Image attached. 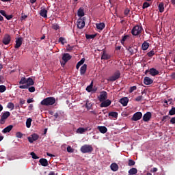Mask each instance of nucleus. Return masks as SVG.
<instances>
[{
  "mask_svg": "<svg viewBox=\"0 0 175 175\" xmlns=\"http://www.w3.org/2000/svg\"><path fill=\"white\" fill-rule=\"evenodd\" d=\"M0 14H1V16H3V17H5V16L7 15L5 10H0Z\"/></svg>",
  "mask_w": 175,
  "mask_h": 175,
  "instance_id": "nucleus-59",
  "label": "nucleus"
},
{
  "mask_svg": "<svg viewBox=\"0 0 175 175\" xmlns=\"http://www.w3.org/2000/svg\"><path fill=\"white\" fill-rule=\"evenodd\" d=\"M129 102V98H128V97H123L120 100V103H121L122 106H128Z\"/></svg>",
  "mask_w": 175,
  "mask_h": 175,
  "instance_id": "nucleus-14",
  "label": "nucleus"
},
{
  "mask_svg": "<svg viewBox=\"0 0 175 175\" xmlns=\"http://www.w3.org/2000/svg\"><path fill=\"white\" fill-rule=\"evenodd\" d=\"M150 3L148 2H144L142 5L143 9H147V8H149Z\"/></svg>",
  "mask_w": 175,
  "mask_h": 175,
  "instance_id": "nucleus-48",
  "label": "nucleus"
},
{
  "mask_svg": "<svg viewBox=\"0 0 175 175\" xmlns=\"http://www.w3.org/2000/svg\"><path fill=\"white\" fill-rule=\"evenodd\" d=\"M98 99L100 102H103L107 100V92L103 91L100 93V96H98Z\"/></svg>",
  "mask_w": 175,
  "mask_h": 175,
  "instance_id": "nucleus-10",
  "label": "nucleus"
},
{
  "mask_svg": "<svg viewBox=\"0 0 175 175\" xmlns=\"http://www.w3.org/2000/svg\"><path fill=\"white\" fill-rule=\"evenodd\" d=\"M94 151L92 145L85 144L81 147V152L83 154H91Z\"/></svg>",
  "mask_w": 175,
  "mask_h": 175,
  "instance_id": "nucleus-2",
  "label": "nucleus"
},
{
  "mask_svg": "<svg viewBox=\"0 0 175 175\" xmlns=\"http://www.w3.org/2000/svg\"><path fill=\"white\" fill-rule=\"evenodd\" d=\"M101 59H110V55H109L107 53H103L101 56Z\"/></svg>",
  "mask_w": 175,
  "mask_h": 175,
  "instance_id": "nucleus-36",
  "label": "nucleus"
},
{
  "mask_svg": "<svg viewBox=\"0 0 175 175\" xmlns=\"http://www.w3.org/2000/svg\"><path fill=\"white\" fill-rule=\"evenodd\" d=\"M30 155L32 157L33 159H39V157L36 155V154L33 152L30 153Z\"/></svg>",
  "mask_w": 175,
  "mask_h": 175,
  "instance_id": "nucleus-44",
  "label": "nucleus"
},
{
  "mask_svg": "<svg viewBox=\"0 0 175 175\" xmlns=\"http://www.w3.org/2000/svg\"><path fill=\"white\" fill-rule=\"evenodd\" d=\"M87 72V64H83L80 68V75L81 76H84Z\"/></svg>",
  "mask_w": 175,
  "mask_h": 175,
  "instance_id": "nucleus-18",
  "label": "nucleus"
},
{
  "mask_svg": "<svg viewBox=\"0 0 175 175\" xmlns=\"http://www.w3.org/2000/svg\"><path fill=\"white\" fill-rule=\"evenodd\" d=\"M53 29H55L57 31V29H59V25L57 23H54L52 25Z\"/></svg>",
  "mask_w": 175,
  "mask_h": 175,
  "instance_id": "nucleus-42",
  "label": "nucleus"
},
{
  "mask_svg": "<svg viewBox=\"0 0 175 175\" xmlns=\"http://www.w3.org/2000/svg\"><path fill=\"white\" fill-rule=\"evenodd\" d=\"M111 105V100H105L104 101H102L100 106V107H109Z\"/></svg>",
  "mask_w": 175,
  "mask_h": 175,
  "instance_id": "nucleus-12",
  "label": "nucleus"
},
{
  "mask_svg": "<svg viewBox=\"0 0 175 175\" xmlns=\"http://www.w3.org/2000/svg\"><path fill=\"white\" fill-rule=\"evenodd\" d=\"M23 44V38H19L16 40V44L14 46L15 49H20Z\"/></svg>",
  "mask_w": 175,
  "mask_h": 175,
  "instance_id": "nucleus-16",
  "label": "nucleus"
},
{
  "mask_svg": "<svg viewBox=\"0 0 175 175\" xmlns=\"http://www.w3.org/2000/svg\"><path fill=\"white\" fill-rule=\"evenodd\" d=\"M128 51H129L131 54H136L137 53V49L130 46L128 49Z\"/></svg>",
  "mask_w": 175,
  "mask_h": 175,
  "instance_id": "nucleus-27",
  "label": "nucleus"
},
{
  "mask_svg": "<svg viewBox=\"0 0 175 175\" xmlns=\"http://www.w3.org/2000/svg\"><path fill=\"white\" fill-rule=\"evenodd\" d=\"M137 88L136 86L131 87L129 89L130 94H132V92H133V91H135V90H137Z\"/></svg>",
  "mask_w": 175,
  "mask_h": 175,
  "instance_id": "nucleus-49",
  "label": "nucleus"
},
{
  "mask_svg": "<svg viewBox=\"0 0 175 175\" xmlns=\"http://www.w3.org/2000/svg\"><path fill=\"white\" fill-rule=\"evenodd\" d=\"M77 25L79 29H83L85 27V21H84V19L79 18L77 21Z\"/></svg>",
  "mask_w": 175,
  "mask_h": 175,
  "instance_id": "nucleus-11",
  "label": "nucleus"
},
{
  "mask_svg": "<svg viewBox=\"0 0 175 175\" xmlns=\"http://www.w3.org/2000/svg\"><path fill=\"white\" fill-rule=\"evenodd\" d=\"M152 83H154V81L152 79H151L150 77H146L144 78V83L146 85H150V84H152Z\"/></svg>",
  "mask_w": 175,
  "mask_h": 175,
  "instance_id": "nucleus-17",
  "label": "nucleus"
},
{
  "mask_svg": "<svg viewBox=\"0 0 175 175\" xmlns=\"http://www.w3.org/2000/svg\"><path fill=\"white\" fill-rule=\"evenodd\" d=\"M149 47L150 43L147 42L146 41H144L142 45V50H144V51H146V50H148Z\"/></svg>",
  "mask_w": 175,
  "mask_h": 175,
  "instance_id": "nucleus-24",
  "label": "nucleus"
},
{
  "mask_svg": "<svg viewBox=\"0 0 175 175\" xmlns=\"http://www.w3.org/2000/svg\"><path fill=\"white\" fill-rule=\"evenodd\" d=\"M84 62H85V58H82V59L77 63V64H79V65L81 66V65H83V64H84Z\"/></svg>",
  "mask_w": 175,
  "mask_h": 175,
  "instance_id": "nucleus-52",
  "label": "nucleus"
},
{
  "mask_svg": "<svg viewBox=\"0 0 175 175\" xmlns=\"http://www.w3.org/2000/svg\"><path fill=\"white\" fill-rule=\"evenodd\" d=\"M10 35L6 34L3 39V44H9V43H10Z\"/></svg>",
  "mask_w": 175,
  "mask_h": 175,
  "instance_id": "nucleus-15",
  "label": "nucleus"
},
{
  "mask_svg": "<svg viewBox=\"0 0 175 175\" xmlns=\"http://www.w3.org/2000/svg\"><path fill=\"white\" fill-rule=\"evenodd\" d=\"M151 117H152L151 112H147L143 116V121H144L145 122H148V121L151 120Z\"/></svg>",
  "mask_w": 175,
  "mask_h": 175,
  "instance_id": "nucleus-13",
  "label": "nucleus"
},
{
  "mask_svg": "<svg viewBox=\"0 0 175 175\" xmlns=\"http://www.w3.org/2000/svg\"><path fill=\"white\" fill-rule=\"evenodd\" d=\"M169 120H170V116H165L162 118V121L163 122H166V121H169Z\"/></svg>",
  "mask_w": 175,
  "mask_h": 175,
  "instance_id": "nucleus-43",
  "label": "nucleus"
},
{
  "mask_svg": "<svg viewBox=\"0 0 175 175\" xmlns=\"http://www.w3.org/2000/svg\"><path fill=\"white\" fill-rule=\"evenodd\" d=\"M96 27L97 29H100V31H103V29H105L106 25L104 23H96Z\"/></svg>",
  "mask_w": 175,
  "mask_h": 175,
  "instance_id": "nucleus-21",
  "label": "nucleus"
},
{
  "mask_svg": "<svg viewBox=\"0 0 175 175\" xmlns=\"http://www.w3.org/2000/svg\"><path fill=\"white\" fill-rule=\"evenodd\" d=\"M33 84H35L33 79H32V78H31V77H29L27 79V84L20 85L19 88H21V90H27V89L29 88V87H31V85H33Z\"/></svg>",
  "mask_w": 175,
  "mask_h": 175,
  "instance_id": "nucleus-4",
  "label": "nucleus"
},
{
  "mask_svg": "<svg viewBox=\"0 0 175 175\" xmlns=\"http://www.w3.org/2000/svg\"><path fill=\"white\" fill-rule=\"evenodd\" d=\"M28 90H29V92H35V87H33V86H31L30 88L29 87Z\"/></svg>",
  "mask_w": 175,
  "mask_h": 175,
  "instance_id": "nucleus-54",
  "label": "nucleus"
},
{
  "mask_svg": "<svg viewBox=\"0 0 175 175\" xmlns=\"http://www.w3.org/2000/svg\"><path fill=\"white\" fill-rule=\"evenodd\" d=\"M94 87V81H92L91 83H90V85H88L87 88H86V91L88 92H91L92 91V88Z\"/></svg>",
  "mask_w": 175,
  "mask_h": 175,
  "instance_id": "nucleus-31",
  "label": "nucleus"
},
{
  "mask_svg": "<svg viewBox=\"0 0 175 175\" xmlns=\"http://www.w3.org/2000/svg\"><path fill=\"white\" fill-rule=\"evenodd\" d=\"M128 38H129V35H124V36H122V38L120 40V43H122V44L124 45V43H125V42H126V40L128 39Z\"/></svg>",
  "mask_w": 175,
  "mask_h": 175,
  "instance_id": "nucleus-35",
  "label": "nucleus"
},
{
  "mask_svg": "<svg viewBox=\"0 0 175 175\" xmlns=\"http://www.w3.org/2000/svg\"><path fill=\"white\" fill-rule=\"evenodd\" d=\"M32 122L31 118H28L26 121V126L27 128H31V123Z\"/></svg>",
  "mask_w": 175,
  "mask_h": 175,
  "instance_id": "nucleus-37",
  "label": "nucleus"
},
{
  "mask_svg": "<svg viewBox=\"0 0 175 175\" xmlns=\"http://www.w3.org/2000/svg\"><path fill=\"white\" fill-rule=\"evenodd\" d=\"M84 132H85V129H84V128L80 127V128L77 129V133L82 134V133H84Z\"/></svg>",
  "mask_w": 175,
  "mask_h": 175,
  "instance_id": "nucleus-39",
  "label": "nucleus"
},
{
  "mask_svg": "<svg viewBox=\"0 0 175 175\" xmlns=\"http://www.w3.org/2000/svg\"><path fill=\"white\" fill-rule=\"evenodd\" d=\"M142 117H143L142 112H136L133 115L131 121H139V120H142Z\"/></svg>",
  "mask_w": 175,
  "mask_h": 175,
  "instance_id": "nucleus-7",
  "label": "nucleus"
},
{
  "mask_svg": "<svg viewBox=\"0 0 175 175\" xmlns=\"http://www.w3.org/2000/svg\"><path fill=\"white\" fill-rule=\"evenodd\" d=\"M142 99H143V96H139L135 98V101L136 102H140V100H142Z\"/></svg>",
  "mask_w": 175,
  "mask_h": 175,
  "instance_id": "nucleus-55",
  "label": "nucleus"
},
{
  "mask_svg": "<svg viewBox=\"0 0 175 175\" xmlns=\"http://www.w3.org/2000/svg\"><path fill=\"white\" fill-rule=\"evenodd\" d=\"M159 10L160 13H163V12L165 11V7H164L163 3L161 2L159 4Z\"/></svg>",
  "mask_w": 175,
  "mask_h": 175,
  "instance_id": "nucleus-29",
  "label": "nucleus"
},
{
  "mask_svg": "<svg viewBox=\"0 0 175 175\" xmlns=\"http://www.w3.org/2000/svg\"><path fill=\"white\" fill-rule=\"evenodd\" d=\"M108 116L109 117H113V118H117L118 117V113L114 111L109 112Z\"/></svg>",
  "mask_w": 175,
  "mask_h": 175,
  "instance_id": "nucleus-28",
  "label": "nucleus"
},
{
  "mask_svg": "<svg viewBox=\"0 0 175 175\" xmlns=\"http://www.w3.org/2000/svg\"><path fill=\"white\" fill-rule=\"evenodd\" d=\"M97 129L99 130V132H100V133H106L107 132V128L105 126H98L97 127Z\"/></svg>",
  "mask_w": 175,
  "mask_h": 175,
  "instance_id": "nucleus-19",
  "label": "nucleus"
},
{
  "mask_svg": "<svg viewBox=\"0 0 175 175\" xmlns=\"http://www.w3.org/2000/svg\"><path fill=\"white\" fill-rule=\"evenodd\" d=\"M27 103H33V98H29V99L27 100Z\"/></svg>",
  "mask_w": 175,
  "mask_h": 175,
  "instance_id": "nucleus-61",
  "label": "nucleus"
},
{
  "mask_svg": "<svg viewBox=\"0 0 175 175\" xmlns=\"http://www.w3.org/2000/svg\"><path fill=\"white\" fill-rule=\"evenodd\" d=\"M8 109H11V110H14V104L13 103H9L7 105Z\"/></svg>",
  "mask_w": 175,
  "mask_h": 175,
  "instance_id": "nucleus-40",
  "label": "nucleus"
},
{
  "mask_svg": "<svg viewBox=\"0 0 175 175\" xmlns=\"http://www.w3.org/2000/svg\"><path fill=\"white\" fill-rule=\"evenodd\" d=\"M170 116H174L175 115V107H172L170 111H169Z\"/></svg>",
  "mask_w": 175,
  "mask_h": 175,
  "instance_id": "nucleus-47",
  "label": "nucleus"
},
{
  "mask_svg": "<svg viewBox=\"0 0 175 175\" xmlns=\"http://www.w3.org/2000/svg\"><path fill=\"white\" fill-rule=\"evenodd\" d=\"M111 170L113 172H117V170H118V165L116 163H112L111 165Z\"/></svg>",
  "mask_w": 175,
  "mask_h": 175,
  "instance_id": "nucleus-26",
  "label": "nucleus"
},
{
  "mask_svg": "<svg viewBox=\"0 0 175 175\" xmlns=\"http://www.w3.org/2000/svg\"><path fill=\"white\" fill-rule=\"evenodd\" d=\"M16 137H18V139H21L23 137V134L21 133V132H17L16 133Z\"/></svg>",
  "mask_w": 175,
  "mask_h": 175,
  "instance_id": "nucleus-51",
  "label": "nucleus"
},
{
  "mask_svg": "<svg viewBox=\"0 0 175 175\" xmlns=\"http://www.w3.org/2000/svg\"><path fill=\"white\" fill-rule=\"evenodd\" d=\"M19 103H20V105H25V100H24L23 98H20L19 99Z\"/></svg>",
  "mask_w": 175,
  "mask_h": 175,
  "instance_id": "nucleus-58",
  "label": "nucleus"
},
{
  "mask_svg": "<svg viewBox=\"0 0 175 175\" xmlns=\"http://www.w3.org/2000/svg\"><path fill=\"white\" fill-rule=\"evenodd\" d=\"M27 79L25 77H22L19 81V84H27Z\"/></svg>",
  "mask_w": 175,
  "mask_h": 175,
  "instance_id": "nucleus-38",
  "label": "nucleus"
},
{
  "mask_svg": "<svg viewBox=\"0 0 175 175\" xmlns=\"http://www.w3.org/2000/svg\"><path fill=\"white\" fill-rule=\"evenodd\" d=\"M171 78L173 79V80H175V72H173V73L171 75Z\"/></svg>",
  "mask_w": 175,
  "mask_h": 175,
  "instance_id": "nucleus-64",
  "label": "nucleus"
},
{
  "mask_svg": "<svg viewBox=\"0 0 175 175\" xmlns=\"http://www.w3.org/2000/svg\"><path fill=\"white\" fill-rule=\"evenodd\" d=\"M129 173L130 175L137 174V169L136 168H131L129 170Z\"/></svg>",
  "mask_w": 175,
  "mask_h": 175,
  "instance_id": "nucleus-33",
  "label": "nucleus"
},
{
  "mask_svg": "<svg viewBox=\"0 0 175 175\" xmlns=\"http://www.w3.org/2000/svg\"><path fill=\"white\" fill-rule=\"evenodd\" d=\"M170 124H175V117L171 118Z\"/></svg>",
  "mask_w": 175,
  "mask_h": 175,
  "instance_id": "nucleus-62",
  "label": "nucleus"
},
{
  "mask_svg": "<svg viewBox=\"0 0 175 175\" xmlns=\"http://www.w3.org/2000/svg\"><path fill=\"white\" fill-rule=\"evenodd\" d=\"M85 38L88 40L95 39V38H96V34H85Z\"/></svg>",
  "mask_w": 175,
  "mask_h": 175,
  "instance_id": "nucleus-34",
  "label": "nucleus"
},
{
  "mask_svg": "<svg viewBox=\"0 0 175 175\" xmlns=\"http://www.w3.org/2000/svg\"><path fill=\"white\" fill-rule=\"evenodd\" d=\"M59 42L62 43V44H64V43H66V40L63 37H60L59 38Z\"/></svg>",
  "mask_w": 175,
  "mask_h": 175,
  "instance_id": "nucleus-41",
  "label": "nucleus"
},
{
  "mask_svg": "<svg viewBox=\"0 0 175 175\" xmlns=\"http://www.w3.org/2000/svg\"><path fill=\"white\" fill-rule=\"evenodd\" d=\"M67 151L68 152H75V150L73 148H72L71 146H68L67 147Z\"/></svg>",
  "mask_w": 175,
  "mask_h": 175,
  "instance_id": "nucleus-53",
  "label": "nucleus"
},
{
  "mask_svg": "<svg viewBox=\"0 0 175 175\" xmlns=\"http://www.w3.org/2000/svg\"><path fill=\"white\" fill-rule=\"evenodd\" d=\"M9 117H10V112L9 111H5L4 112L0 119V124L1 125H3V124H5V122H6V120H8V118H9Z\"/></svg>",
  "mask_w": 175,
  "mask_h": 175,
  "instance_id": "nucleus-5",
  "label": "nucleus"
},
{
  "mask_svg": "<svg viewBox=\"0 0 175 175\" xmlns=\"http://www.w3.org/2000/svg\"><path fill=\"white\" fill-rule=\"evenodd\" d=\"M142 31H143V27L139 25H136L133 27L131 33L133 36H137V35H140Z\"/></svg>",
  "mask_w": 175,
  "mask_h": 175,
  "instance_id": "nucleus-3",
  "label": "nucleus"
},
{
  "mask_svg": "<svg viewBox=\"0 0 175 175\" xmlns=\"http://www.w3.org/2000/svg\"><path fill=\"white\" fill-rule=\"evenodd\" d=\"M13 129V125H9L7 127H5L4 129H3L2 133H9L10 131Z\"/></svg>",
  "mask_w": 175,
  "mask_h": 175,
  "instance_id": "nucleus-23",
  "label": "nucleus"
},
{
  "mask_svg": "<svg viewBox=\"0 0 175 175\" xmlns=\"http://www.w3.org/2000/svg\"><path fill=\"white\" fill-rule=\"evenodd\" d=\"M55 103V97H46L44 98L41 102L40 105L42 106H53Z\"/></svg>",
  "mask_w": 175,
  "mask_h": 175,
  "instance_id": "nucleus-1",
  "label": "nucleus"
},
{
  "mask_svg": "<svg viewBox=\"0 0 175 175\" xmlns=\"http://www.w3.org/2000/svg\"><path fill=\"white\" fill-rule=\"evenodd\" d=\"M77 15L79 16V17H83L84 10L83 8H79L77 12Z\"/></svg>",
  "mask_w": 175,
  "mask_h": 175,
  "instance_id": "nucleus-30",
  "label": "nucleus"
},
{
  "mask_svg": "<svg viewBox=\"0 0 175 175\" xmlns=\"http://www.w3.org/2000/svg\"><path fill=\"white\" fill-rule=\"evenodd\" d=\"M129 166H133L135 165V161L130 159L129 161V163H128Z\"/></svg>",
  "mask_w": 175,
  "mask_h": 175,
  "instance_id": "nucleus-50",
  "label": "nucleus"
},
{
  "mask_svg": "<svg viewBox=\"0 0 175 175\" xmlns=\"http://www.w3.org/2000/svg\"><path fill=\"white\" fill-rule=\"evenodd\" d=\"M70 59H72V56H70L69 53H64L62 56L64 63H62V65H66V62Z\"/></svg>",
  "mask_w": 175,
  "mask_h": 175,
  "instance_id": "nucleus-8",
  "label": "nucleus"
},
{
  "mask_svg": "<svg viewBox=\"0 0 175 175\" xmlns=\"http://www.w3.org/2000/svg\"><path fill=\"white\" fill-rule=\"evenodd\" d=\"M5 18L7 19V20H12V18H13V15H5Z\"/></svg>",
  "mask_w": 175,
  "mask_h": 175,
  "instance_id": "nucleus-57",
  "label": "nucleus"
},
{
  "mask_svg": "<svg viewBox=\"0 0 175 175\" xmlns=\"http://www.w3.org/2000/svg\"><path fill=\"white\" fill-rule=\"evenodd\" d=\"M5 91H6V86H5L3 85H0V92L3 93V92H5Z\"/></svg>",
  "mask_w": 175,
  "mask_h": 175,
  "instance_id": "nucleus-45",
  "label": "nucleus"
},
{
  "mask_svg": "<svg viewBox=\"0 0 175 175\" xmlns=\"http://www.w3.org/2000/svg\"><path fill=\"white\" fill-rule=\"evenodd\" d=\"M40 15L42 17H44V18H46L47 17V10L46 9H42L40 12Z\"/></svg>",
  "mask_w": 175,
  "mask_h": 175,
  "instance_id": "nucleus-25",
  "label": "nucleus"
},
{
  "mask_svg": "<svg viewBox=\"0 0 175 175\" xmlns=\"http://www.w3.org/2000/svg\"><path fill=\"white\" fill-rule=\"evenodd\" d=\"M129 12H131V10H129V9H128V8H126L125 10H124V16H128V14H129Z\"/></svg>",
  "mask_w": 175,
  "mask_h": 175,
  "instance_id": "nucleus-56",
  "label": "nucleus"
},
{
  "mask_svg": "<svg viewBox=\"0 0 175 175\" xmlns=\"http://www.w3.org/2000/svg\"><path fill=\"white\" fill-rule=\"evenodd\" d=\"M39 162L40 163V165L44 167L49 166V161H47L46 159H40Z\"/></svg>",
  "mask_w": 175,
  "mask_h": 175,
  "instance_id": "nucleus-22",
  "label": "nucleus"
},
{
  "mask_svg": "<svg viewBox=\"0 0 175 175\" xmlns=\"http://www.w3.org/2000/svg\"><path fill=\"white\" fill-rule=\"evenodd\" d=\"M85 108L87 110H92V104L90 101H87L85 103Z\"/></svg>",
  "mask_w": 175,
  "mask_h": 175,
  "instance_id": "nucleus-32",
  "label": "nucleus"
},
{
  "mask_svg": "<svg viewBox=\"0 0 175 175\" xmlns=\"http://www.w3.org/2000/svg\"><path fill=\"white\" fill-rule=\"evenodd\" d=\"M120 77L121 72L118 70L108 79V81H116V80H118V78Z\"/></svg>",
  "mask_w": 175,
  "mask_h": 175,
  "instance_id": "nucleus-6",
  "label": "nucleus"
},
{
  "mask_svg": "<svg viewBox=\"0 0 175 175\" xmlns=\"http://www.w3.org/2000/svg\"><path fill=\"white\" fill-rule=\"evenodd\" d=\"M150 75H151V76H157V75H159V71L154 68H152L150 69Z\"/></svg>",
  "mask_w": 175,
  "mask_h": 175,
  "instance_id": "nucleus-20",
  "label": "nucleus"
},
{
  "mask_svg": "<svg viewBox=\"0 0 175 175\" xmlns=\"http://www.w3.org/2000/svg\"><path fill=\"white\" fill-rule=\"evenodd\" d=\"M150 172H151L152 173H155V172H158V168H157V167H153V168L150 170Z\"/></svg>",
  "mask_w": 175,
  "mask_h": 175,
  "instance_id": "nucleus-60",
  "label": "nucleus"
},
{
  "mask_svg": "<svg viewBox=\"0 0 175 175\" xmlns=\"http://www.w3.org/2000/svg\"><path fill=\"white\" fill-rule=\"evenodd\" d=\"M148 57H153V55H155V51L154 50L150 51L147 53Z\"/></svg>",
  "mask_w": 175,
  "mask_h": 175,
  "instance_id": "nucleus-46",
  "label": "nucleus"
},
{
  "mask_svg": "<svg viewBox=\"0 0 175 175\" xmlns=\"http://www.w3.org/2000/svg\"><path fill=\"white\" fill-rule=\"evenodd\" d=\"M4 81H3V77L0 75V84H3Z\"/></svg>",
  "mask_w": 175,
  "mask_h": 175,
  "instance_id": "nucleus-63",
  "label": "nucleus"
},
{
  "mask_svg": "<svg viewBox=\"0 0 175 175\" xmlns=\"http://www.w3.org/2000/svg\"><path fill=\"white\" fill-rule=\"evenodd\" d=\"M27 139L29 143H33L39 139V135L33 133L30 137H28Z\"/></svg>",
  "mask_w": 175,
  "mask_h": 175,
  "instance_id": "nucleus-9",
  "label": "nucleus"
}]
</instances>
